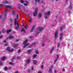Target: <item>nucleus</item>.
Returning <instances> with one entry per match:
<instances>
[{
  "label": "nucleus",
  "instance_id": "15",
  "mask_svg": "<svg viewBox=\"0 0 73 73\" xmlns=\"http://www.w3.org/2000/svg\"><path fill=\"white\" fill-rule=\"evenodd\" d=\"M57 57L56 58V59L54 61L55 62H56L57 61V60H58V58H59V56H58V55H57Z\"/></svg>",
  "mask_w": 73,
  "mask_h": 73
},
{
  "label": "nucleus",
  "instance_id": "50",
  "mask_svg": "<svg viewBox=\"0 0 73 73\" xmlns=\"http://www.w3.org/2000/svg\"><path fill=\"white\" fill-rule=\"evenodd\" d=\"M23 26L24 27H25V25H24V24H23L21 25V27H23Z\"/></svg>",
  "mask_w": 73,
  "mask_h": 73
},
{
  "label": "nucleus",
  "instance_id": "53",
  "mask_svg": "<svg viewBox=\"0 0 73 73\" xmlns=\"http://www.w3.org/2000/svg\"><path fill=\"white\" fill-rule=\"evenodd\" d=\"M7 13H5V17H6V16H7Z\"/></svg>",
  "mask_w": 73,
  "mask_h": 73
},
{
  "label": "nucleus",
  "instance_id": "59",
  "mask_svg": "<svg viewBox=\"0 0 73 73\" xmlns=\"http://www.w3.org/2000/svg\"><path fill=\"white\" fill-rule=\"evenodd\" d=\"M44 9H45V8H43V10H42V12H43V11H44Z\"/></svg>",
  "mask_w": 73,
  "mask_h": 73
},
{
  "label": "nucleus",
  "instance_id": "22",
  "mask_svg": "<svg viewBox=\"0 0 73 73\" xmlns=\"http://www.w3.org/2000/svg\"><path fill=\"white\" fill-rule=\"evenodd\" d=\"M5 32H6L5 30V29H3L2 32V33H5Z\"/></svg>",
  "mask_w": 73,
  "mask_h": 73
},
{
  "label": "nucleus",
  "instance_id": "9",
  "mask_svg": "<svg viewBox=\"0 0 73 73\" xmlns=\"http://www.w3.org/2000/svg\"><path fill=\"white\" fill-rule=\"evenodd\" d=\"M55 37L57 38L58 37V32L57 31H56L55 33Z\"/></svg>",
  "mask_w": 73,
  "mask_h": 73
},
{
  "label": "nucleus",
  "instance_id": "13",
  "mask_svg": "<svg viewBox=\"0 0 73 73\" xmlns=\"http://www.w3.org/2000/svg\"><path fill=\"white\" fill-rule=\"evenodd\" d=\"M6 59V57H3L1 59V61H4V60H5Z\"/></svg>",
  "mask_w": 73,
  "mask_h": 73
},
{
  "label": "nucleus",
  "instance_id": "60",
  "mask_svg": "<svg viewBox=\"0 0 73 73\" xmlns=\"http://www.w3.org/2000/svg\"><path fill=\"white\" fill-rule=\"evenodd\" d=\"M19 41V39H17L16 40V41L17 42L18 41Z\"/></svg>",
  "mask_w": 73,
  "mask_h": 73
},
{
  "label": "nucleus",
  "instance_id": "23",
  "mask_svg": "<svg viewBox=\"0 0 73 73\" xmlns=\"http://www.w3.org/2000/svg\"><path fill=\"white\" fill-rule=\"evenodd\" d=\"M9 64L10 65H14V63H12V62H9Z\"/></svg>",
  "mask_w": 73,
  "mask_h": 73
},
{
  "label": "nucleus",
  "instance_id": "42",
  "mask_svg": "<svg viewBox=\"0 0 73 73\" xmlns=\"http://www.w3.org/2000/svg\"><path fill=\"white\" fill-rule=\"evenodd\" d=\"M44 45H45V44L44 43H42V46H44Z\"/></svg>",
  "mask_w": 73,
  "mask_h": 73
},
{
  "label": "nucleus",
  "instance_id": "35",
  "mask_svg": "<svg viewBox=\"0 0 73 73\" xmlns=\"http://www.w3.org/2000/svg\"><path fill=\"white\" fill-rule=\"evenodd\" d=\"M24 27L25 28V29H27L28 28V25H26V26H25Z\"/></svg>",
  "mask_w": 73,
  "mask_h": 73
},
{
  "label": "nucleus",
  "instance_id": "40",
  "mask_svg": "<svg viewBox=\"0 0 73 73\" xmlns=\"http://www.w3.org/2000/svg\"><path fill=\"white\" fill-rule=\"evenodd\" d=\"M21 3H23L24 1H23V0H21Z\"/></svg>",
  "mask_w": 73,
  "mask_h": 73
},
{
  "label": "nucleus",
  "instance_id": "11",
  "mask_svg": "<svg viewBox=\"0 0 73 73\" xmlns=\"http://www.w3.org/2000/svg\"><path fill=\"white\" fill-rule=\"evenodd\" d=\"M54 50V47H52V48L50 50V53H52L53 52V51Z\"/></svg>",
  "mask_w": 73,
  "mask_h": 73
},
{
  "label": "nucleus",
  "instance_id": "28",
  "mask_svg": "<svg viewBox=\"0 0 73 73\" xmlns=\"http://www.w3.org/2000/svg\"><path fill=\"white\" fill-rule=\"evenodd\" d=\"M38 16L39 17H41L42 16V14L40 13L39 14Z\"/></svg>",
  "mask_w": 73,
  "mask_h": 73
},
{
  "label": "nucleus",
  "instance_id": "62",
  "mask_svg": "<svg viewBox=\"0 0 73 73\" xmlns=\"http://www.w3.org/2000/svg\"><path fill=\"white\" fill-rule=\"evenodd\" d=\"M3 21H4L5 20V18H3Z\"/></svg>",
  "mask_w": 73,
  "mask_h": 73
},
{
  "label": "nucleus",
  "instance_id": "30",
  "mask_svg": "<svg viewBox=\"0 0 73 73\" xmlns=\"http://www.w3.org/2000/svg\"><path fill=\"white\" fill-rule=\"evenodd\" d=\"M39 33H40V32H36V33L35 34L36 36H37V35H38V34H39Z\"/></svg>",
  "mask_w": 73,
  "mask_h": 73
},
{
  "label": "nucleus",
  "instance_id": "34",
  "mask_svg": "<svg viewBox=\"0 0 73 73\" xmlns=\"http://www.w3.org/2000/svg\"><path fill=\"white\" fill-rule=\"evenodd\" d=\"M60 43H58V44L57 47L58 48V47L60 46Z\"/></svg>",
  "mask_w": 73,
  "mask_h": 73
},
{
  "label": "nucleus",
  "instance_id": "51",
  "mask_svg": "<svg viewBox=\"0 0 73 73\" xmlns=\"http://www.w3.org/2000/svg\"><path fill=\"white\" fill-rule=\"evenodd\" d=\"M8 69H12V67H9Z\"/></svg>",
  "mask_w": 73,
  "mask_h": 73
},
{
  "label": "nucleus",
  "instance_id": "46",
  "mask_svg": "<svg viewBox=\"0 0 73 73\" xmlns=\"http://www.w3.org/2000/svg\"><path fill=\"white\" fill-rule=\"evenodd\" d=\"M13 15H15V11H13Z\"/></svg>",
  "mask_w": 73,
  "mask_h": 73
},
{
  "label": "nucleus",
  "instance_id": "6",
  "mask_svg": "<svg viewBox=\"0 0 73 73\" xmlns=\"http://www.w3.org/2000/svg\"><path fill=\"white\" fill-rule=\"evenodd\" d=\"M42 29H43V28H42V27H39L38 28V31H39V32H41V31H42Z\"/></svg>",
  "mask_w": 73,
  "mask_h": 73
},
{
  "label": "nucleus",
  "instance_id": "63",
  "mask_svg": "<svg viewBox=\"0 0 73 73\" xmlns=\"http://www.w3.org/2000/svg\"><path fill=\"white\" fill-rule=\"evenodd\" d=\"M68 13H70V11H68Z\"/></svg>",
  "mask_w": 73,
  "mask_h": 73
},
{
  "label": "nucleus",
  "instance_id": "1",
  "mask_svg": "<svg viewBox=\"0 0 73 73\" xmlns=\"http://www.w3.org/2000/svg\"><path fill=\"white\" fill-rule=\"evenodd\" d=\"M18 17L19 14H17L16 18L15 19V25L16 26L15 27L16 29H18L19 27L18 21H17V20L18 19ZM16 25H17V26Z\"/></svg>",
  "mask_w": 73,
  "mask_h": 73
},
{
  "label": "nucleus",
  "instance_id": "45",
  "mask_svg": "<svg viewBox=\"0 0 73 73\" xmlns=\"http://www.w3.org/2000/svg\"><path fill=\"white\" fill-rule=\"evenodd\" d=\"M5 46H7L8 45V43H6L5 44Z\"/></svg>",
  "mask_w": 73,
  "mask_h": 73
},
{
  "label": "nucleus",
  "instance_id": "3",
  "mask_svg": "<svg viewBox=\"0 0 73 73\" xmlns=\"http://www.w3.org/2000/svg\"><path fill=\"white\" fill-rule=\"evenodd\" d=\"M28 42V40L26 39L25 41L24 42L23 44L25 46H24V48H25L27 46H28L29 44V43H27V42Z\"/></svg>",
  "mask_w": 73,
  "mask_h": 73
},
{
  "label": "nucleus",
  "instance_id": "29",
  "mask_svg": "<svg viewBox=\"0 0 73 73\" xmlns=\"http://www.w3.org/2000/svg\"><path fill=\"white\" fill-rule=\"evenodd\" d=\"M15 58V56H14L12 58V59L11 60V61L12 62H13V60Z\"/></svg>",
  "mask_w": 73,
  "mask_h": 73
},
{
  "label": "nucleus",
  "instance_id": "10",
  "mask_svg": "<svg viewBox=\"0 0 73 73\" xmlns=\"http://www.w3.org/2000/svg\"><path fill=\"white\" fill-rule=\"evenodd\" d=\"M60 40H62V36H63V35L62 34V33H61L60 34Z\"/></svg>",
  "mask_w": 73,
  "mask_h": 73
},
{
  "label": "nucleus",
  "instance_id": "43",
  "mask_svg": "<svg viewBox=\"0 0 73 73\" xmlns=\"http://www.w3.org/2000/svg\"><path fill=\"white\" fill-rule=\"evenodd\" d=\"M41 3H44V4H45V2H44V1H41Z\"/></svg>",
  "mask_w": 73,
  "mask_h": 73
},
{
  "label": "nucleus",
  "instance_id": "54",
  "mask_svg": "<svg viewBox=\"0 0 73 73\" xmlns=\"http://www.w3.org/2000/svg\"><path fill=\"white\" fill-rule=\"evenodd\" d=\"M62 71H63V72H65V70L64 69H62Z\"/></svg>",
  "mask_w": 73,
  "mask_h": 73
},
{
  "label": "nucleus",
  "instance_id": "18",
  "mask_svg": "<svg viewBox=\"0 0 73 73\" xmlns=\"http://www.w3.org/2000/svg\"><path fill=\"white\" fill-rule=\"evenodd\" d=\"M34 64H37V61L36 60H33Z\"/></svg>",
  "mask_w": 73,
  "mask_h": 73
},
{
  "label": "nucleus",
  "instance_id": "52",
  "mask_svg": "<svg viewBox=\"0 0 73 73\" xmlns=\"http://www.w3.org/2000/svg\"><path fill=\"white\" fill-rule=\"evenodd\" d=\"M5 12H7V9H5Z\"/></svg>",
  "mask_w": 73,
  "mask_h": 73
},
{
  "label": "nucleus",
  "instance_id": "41",
  "mask_svg": "<svg viewBox=\"0 0 73 73\" xmlns=\"http://www.w3.org/2000/svg\"><path fill=\"white\" fill-rule=\"evenodd\" d=\"M3 6H4L3 5L0 4V8H1V7H3Z\"/></svg>",
  "mask_w": 73,
  "mask_h": 73
},
{
  "label": "nucleus",
  "instance_id": "58",
  "mask_svg": "<svg viewBox=\"0 0 73 73\" xmlns=\"http://www.w3.org/2000/svg\"><path fill=\"white\" fill-rule=\"evenodd\" d=\"M15 73H19V72L16 71V72H15Z\"/></svg>",
  "mask_w": 73,
  "mask_h": 73
},
{
  "label": "nucleus",
  "instance_id": "12",
  "mask_svg": "<svg viewBox=\"0 0 73 73\" xmlns=\"http://www.w3.org/2000/svg\"><path fill=\"white\" fill-rule=\"evenodd\" d=\"M14 37H13V36H9V38H7V39H8V38H10L11 39H12V38H14Z\"/></svg>",
  "mask_w": 73,
  "mask_h": 73
},
{
  "label": "nucleus",
  "instance_id": "31",
  "mask_svg": "<svg viewBox=\"0 0 73 73\" xmlns=\"http://www.w3.org/2000/svg\"><path fill=\"white\" fill-rule=\"evenodd\" d=\"M21 31L22 32L23 31L25 33V30H24V29H22L21 30Z\"/></svg>",
  "mask_w": 73,
  "mask_h": 73
},
{
  "label": "nucleus",
  "instance_id": "2",
  "mask_svg": "<svg viewBox=\"0 0 73 73\" xmlns=\"http://www.w3.org/2000/svg\"><path fill=\"white\" fill-rule=\"evenodd\" d=\"M50 11H48L46 13L44 14V17L45 19H48L49 18V15H50Z\"/></svg>",
  "mask_w": 73,
  "mask_h": 73
},
{
  "label": "nucleus",
  "instance_id": "32",
  "mask_svg": "<svg viewBox=\"0 0 73 73\" xmlns=\"http://www.w3.org/2000/svg\"><path fill=\"white\" fill-rule=\"evenodd\" d=\"M35 1L38 2V3H40V0H35Z\"/></svg>",
  "mask_w": 73,
  "mask_h": 73
},
{
  "label": "nucleus",
  "instance_id": "44",
  "mask_svg": "<svg viewBox=\"0 0 73 73\" xmlns=\"http://www.w3.org/2000/svg\"><path fill=\"white\" fill-rule=\"evenodd\" d=\"M10 21H11V22H13V19H10Z\"/></svg>",
  "mask_w": 73,
  "mask_h": 73
},
{
  "label": "nucleus",
  "instance_id": "36",
  "mask_svg": "<svg viewBox=\"0 0 73 73\" xmlns=\"http://www.w3.org/2000/svg\"><path fill=\"white\" fill-rule=\"evenodd\" d=\"M72 5H70L69 7V9H72Z\"/></svg>",
  "mask_w": 73,
  "mask_h": 73
},
{
  "label": "nucleus",
  "instance_id": "7",
  "mask_svg": "<svg viewBox=\"0 0 73 73\" xmlns=\"http://www.w3.org/2000/svg\"><path fill=\"white\" fill-rule=\"evenodd\" d=\"M3 4H9V2L8 1L5 0L3 2Z\"/></svg>",
  "mask_w": 73,
  "mask_h": 73
},
{
  "label": "nucleus",
  "instance_id": "17",
  "mask_svg": "<svg viewBox=\"0 0 73 73\" xmlns=\"http://www.w3.org/2000/svg\"><path fill=\"white\" fill-rule=\"evenodd\" d=\"M25 2H26V3H24V5H25L26 6H27V5H28V2L27 1H25Z\"/></svg>",
  "mask_w": 73,
  "mask_h": 73
},
{
  "label": "nucleus",
  "instance_id": "4",
  "mask_svg": "<svg viewBox=\"0 0 73 73\" xmlns=\"http://www.w3.org/2000/svg\"><path fill=\"white\" fill-rule=\"evenodd\" d=\"M6 50H8L9 52H13L14 51V49L13 48H11L10 47H7L6 48Z\"/></svg>",
  "mask_w": 73,
  "mask_h": 73
},
{
  "label": "nucleus",
  "instance_id": "64",
  "mask_svg": "<svg viewBox=\"0 0 73 73\" xmlns=\"http://www.w3.org/2000/svg\"><path fill=\"white\" fill-rule=\"evenodd\" d=\"M6 40H4L3 42H6Z\"/></svg>",
  "mask_w": 73,
  "mask_h": 73
},
{
  "label": "nucleus",
  "instance_id": "26",
  "mask_svg": "<svg viewBox=\"0 0 73 73\" xmlns=\"http://www.w3.org/2000/svg\"><path fill=\"white\" fill-rule=\"evenodd\" d=\"M37 56V54H34L33 57V58H35Z\"/></svg>",
  "mask_w": 73,
  "mask_h": 73
},
{
  "label": "nucleus",
  "instance_id": "14",
  "mask_svg": "<svg viewBox=\"0 0 73 73\" xmlns=\"http://www.w3.org/2000/svg\"><path fill=\"white\" fill-rule=\"evenodd\" d=\"M13 46L15 48H17V44H14L13 45Z\"/></svg>",
  "mask_w": 73,
  "mask_h": 73
},
{
  "label": "nucleus",
  "instance_id": "37",
  "mask_svg": "<svg viewBox=\"0 0 73 73\" xmlns=\"http://www.w3.org/2000/svg\"><path fill=\"white\" fill-rule=\"evenodd\" d=\"M8 69V67H6L5 68V70H7Z\"/></svg>",
  "mask_w": 73,
  "mask_h": 73
},
{
  "label": "nucleus",
  "instance_id": "25",
  "mask_svg": "<svg viewBox=\"0 0 73 73\" xmlns=\"http://www.w3.org/2000/svg\"><path fill=\"white\" fill-rule=\"evenodd\" d=\"M31 52H32V51L31 50H29L28 51V53H31Z\"/></svg>",
  "mask_w": 73,
  "mask_h": 73
},
{
  "label": "nucleus",
  "instance_id": "19",
  "mask_svg": "<svg viewBox=\"0 0 73 73\" xmlns=\"http://www.w3.org/2000/svg\"><path fill=\"white\" fill-rule=\"evenodd\" d=\"M30 61H31V60H30V59H28L27 60V64H29Z\"/></svg>",
  "mask_w": 73,
  "mask_h": 73
},
{
  "label": "nucleus",
  "instance_id": "49",
  "mask_svg": "<svg viewBox=\"0 0 73 73\" xmlns=\"http://www.w3.org/2000/svg\"><path fill=\"white\" fill-rule=\"evenodd\" d=\"M18 53H20L21 52V50H19L18 51Z\"/></svg>",
  "mask_w": 73,
  "mask_h": 73
},
{
  "label": "nucleus",
  "instance_id": "20",
  "mask_svg": "<svg viewBox=\"0 0 73 73\" xmlns=\"http://www.w3.org/2000/svg\"><path fill=\"white\" fill-rule=\"evenodd\" d=\"M32 18H30L29 20V23H32Z\"/></svg>",
  "mask_w": 73,
  "mask_h": 73
},
{
  "label": "nucleus",
  "instance_id": "39",
  "mask_svg": "<svg viewBox=\"0 0 73 73\" xmlns=\"http://www.w3.org/2000/svg\"><path fill=\"white\" fill-rule=\"evenodd\" d=\"M35 26L34 25L32 27V29H35Z\"/></svg>",
  "mask_w": 73,
  "mask_h": 73
},
{
  "label": "nucleus",
  "instance_id": "33",
  "mask_svg": "<svg viewBox=\"0 0 73 73\" xmlns=\"http://www.w3.org/2000/svg\"><path fill=\"white\" fill-rule=\"evenodd\" d=\"M3 63V62L1 61H0V65H2Z\"/></svg>",
  "mask_w": 73,
  "mask_h": 73
},
{
  "label": "nucleus",
  "instance_id": "38",
  "mask_svg": "<svg viewBox=\"0 0 73 73\" xmlns=\"http://www.w3.org/2000/svg\"><path fill=\"white\" fill-rule=\"evenodd\" d=\"M36 42L33 43L32 44V45H36Z\"/></svg>",
  "mask_w": 73,
  "mask_h": 73
},
{
  "label": "nucleus",
  "instance_id": "61",
  "mask_svg": "<svg viewBox=\"0 0 73 73\" xmlns=\"http://www.w3.org/2000/svg\"><path fill=\"white\" fill-rule=\"evenodd\" d=\"M0 38H2V36H0Z\"/></svg>",
  "mask_w": 73,
  "mask_h": 73
},
{
  "label": "nucleus",
  "instance_id": "21",
  "mask_svg": "<svg viewBox=\"0 0 73 73\" xmlns=\"http://www.w3.org/2000/svg\"><path fill=\"white\" fill-rule=\"evenodd\" d=\"M35 52L36 54H39V52L37 50H36Z\"/></svg>",
  "mask_w": 73,
  "mask_h": 73
},
{
  "label": "nucleus",
  "instance_id": "24",
  "mask_svg": "<svg viewBox=\"0 0 73 73\" xmlns=\"http://www.w3.org/2000/svg\"><path fill=\"white\" fill-rule=\"evenodd\" d=\"M49 73H52V69H50L49 70Z\"/></svg>",
  "mask_w": 73,
  "mask_h": 73
},
{
  "label": "nucleus",
  "instance_id": "56",
  "mask_svg": "<svg viewBox=\"0 0 73 73\" xmlns=\"http://www.w3.org/2000/svg\"><path fill=\"white\" fill-rule=\"evenodd\" d=\"M42 73L41 71H39L38 72V73Z\"/></svg>",
  "mask_w": 73,
  "mask_h": 73
},
{
  "label": "nucleus",
  "instance_id": "5",
  "mask_svg": "<svg viewBox=\"0 0 73 73\" xmlns=\"http://www.w3.org/2000/svg\"><path fill=\"white\" fill-rule=\"evenodd\" d=\"M38 8H36L35 10V12L34 13V16H36L37 15V11H38Z\"/></svg>",
  "mask_w": 73,
  "mask_h": 73
},
{
  "label": "nucleus",
  "instance_id": "48",
  "mask_svg": "<svg viewBox=\"0 0 73 73\" xmlns=\"http://www.w3.org/2000/svg\"><path fill=\"white\" fill-rule=\"evenodd\" d=\"M33 30H34V29L32 28L31 30V32H33Z\"/></svg>",
  "mask_w": 73,
  "mask_h": 73
},
{
  "label": "nucleus",
  "instance_id": "55",
  "mask_svg": "<svg viewBox=\"0 0 73 73\" xmlns=\"http://www.w3.org/2000/svg\"><path fill=\"white\" fill-rule=\"evenodd\" d=\"M20 56H18L17 58H18V59H20Z\"/></svg>",
  "mask_w": 73,
  "mask_h": 73
},
{
  "label": "nucleus",
  "instance_id": "16",
  "mask_svg": "<svg viewBox=\"0 0 73 73\" xmlns=\"http://www.w3.org/2000/svg\"><path fill=\"white\" fill-rule=\"evenodd\" d=\"M12 31V30L10 29L9 30H8L7 31V33L8 34H9V33L11 32V31Z\"/></svg>",
  "mask_w": 73,
  "mask_h": 73
},
{
  "label": "nucleus",
  "instance_id": "8",
  "mask_svg": "<svg viewBox=\"0 0 73 73\" xmlns=\"http://www.w3.org/2000/svg\"><path fill=\"white\" fill-rule=\"evenodd\" d=\"M5 7L7 8V9H11L12 8V7L10 6L6 5L5 6Z\"/></svg>",
  "mask_w": 73,
  "mask_h": 73
},
{
  "label": "nucleus",
  "instance_id": "27",
  "mask_svg": "<svg viewBox=\"0 0 73 73\" xmlns=\"http://www.w3.org/2000/svg\"><path fill=\"white\" fill-rule=\"evenodd\" d=\"M65 27V26H62V27H61L60 28V31H62V29L64 28Z\"/></svg>",
  "mask_w": 73,
  "mask_h": 73
},
{
  "label": "nucleus",
  "instance_id": "57",
  "mask_svg": "<svg viewBox=\"0 0 73 73\" xmlns=\"http://www.w3.org/2000/svg\"><path fill=\"white\" fill-rule=\"evenodd\" d=\"M31 69L32 70H34V68H33V67H32L31 68Z\"/></svg>",
  "mask_w": 73,
  "mask_h": 73
},
{
  "label": "nucleus",
  "instance_id": "47",
  "mask_svg": "<svg viewBox=\"0 0 73 73\" xmlns=\"http://www.w3.org/2000/svg\"><path fill=\"white\" fill-rule=\"evenodd\" d=\"M43 67L44 66L43 65H42L41 66V69H43Z\"/></svg>",
  "mask_w": 73,
  "mask_h": 73
}]
</instances>
